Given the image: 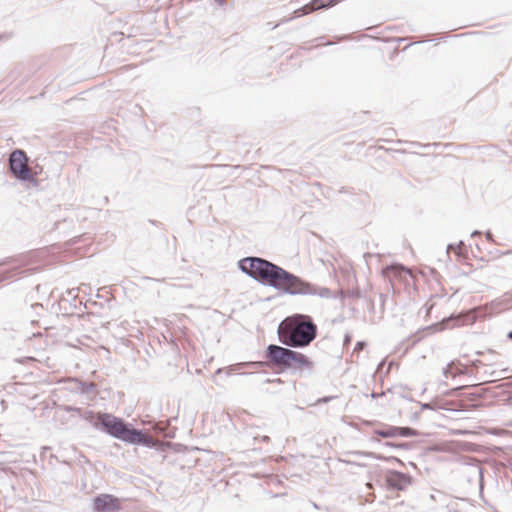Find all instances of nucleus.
<instances>
[{"label":"nucleus","instance_id":"obj_1","mask_svg":"<svg viewBox=\"0 0 512 512\" xmlns=\"http://www.w3.org/2000/svg\"><path fill=\"white\" fill-rule=\"evenodd\" d=\"M239 269L264 286L291 296H318L328 299L331 290L303 280L284 268L260 257H246L238 262Z\"/></svg>","mask_w":512,"mask_h":512},{"label":"nucleus","instance_id":"obj_2","mask_svg":"<svg viewBox=\"0 0 512 512\" xmlns=\"http://www.w3.org/2000/svg\"><path fill=\"white\" fill-rule=\"evenodd\" d=\"M279 341L294 348L308 346L317 336V325L305 314L286 317L278 326Z\"/></svg>","mask_w":512,"mask_h":512},{"label":"nucleus","instance_id":"obj_3","mask_svg":"<svg viewBox=\"0 0 512 512\" xmlns=\"http://www.w3.org/2000/svg\"><path fill=\"white\" fill-rule=\"evenodd\" d=\"M98 418L105 432L111 436L132 444L144 442L142 432L129 429L123 420L111 414H99Z\"/></svg>","mask_w":512,"mask_h":512},{"label":"nucleus","instance_id":"obj_4","mask_svg":"<svg viewBox=\"0 0 512 512\" xmlns=\"http://www.w3.org/2000/svg\"><path fill=\"white\" fill-rule=\"evenodd\" d=\"M28 159L24 151L14 150L9 158V168L12 174L21 181L32 180V174L28 167Z\"/></svg>","mask_w":512,"mask_h":512},{"label":"nucleus","instance_id":"obj_5","mask_svg":"<svg viewBox=\"0 0 512 512\" xmlns=\"http://www.w3.org/2000/svg\"><path fill=\"white\" fill-rule=\"evenodd\" d=\"M290 350L291 349L289 348L271 344L267 347L266 357L275 366H281L286 368L288 364Z\"/></svg>","mask_w":512,"mask_h":512},{"label":"nucleus","instance_id":"obj_6","mask_svg":"<svg viewBox=\"0 0 512 512\" xmlns=\"http://www.w3.org/2000/svg\"><path fill=\"white\" fill-rule=\"evenodd\" d=\"M94 510L97 512H116L120 509L119 499L110 494H101L94 499Z\"/></svg>","mask_w":512,"mask_h":512},{"label":"nucleus","instance_id":"obj_7","mask_svg":"<svg viewBox=\"0 0 512 512\" xmlns=\"http://www.w3.org/2000/svg\"><path fill=\"white\" fill-rule=\"evenodd\" d=\"M386 485L393 490H405L411 483V478L404 473L390 471L386 475Z\"/></svg>","mask_w":512,"mask_h":512},{"label":"nucleus","instance_id":"obj_8","mask_svg":"<svg viewBox=\"0 0 512 512\" xmlns=\"http://www.w3.org/2000/svg\"><path fill=\"white\" fill-rule=\"evenodd\" d=\"M341 1L342 0H313L310 4L295 10L292 18H297L319 9L331 7Z\"/></svg>","mask_w":512,"mask_h":512},{"label":"nucleus","instance_id":"obj_9","mask_svg":"<svg viewBox=\"0 0 512 512\" xmlns=\"http://www.w3.org/2000/svg\"><path fill=\"white\" fill-rule=\"evenodd\" d=\"M286 368L289 369H301V368H312V362L309 360V358L297 351L290 350L289 358H288V364Z\"/></svg>","mask_w":512,"mask_h":512},{"label":"nucleus","instance_id":"obj_10","mask_svg":"<svg viewBox=\"0 0 512 512\" xmlns=\"http://www.w3.org/2000/svg\"><path fill=\"white\" fill-rule=\"evenodd\" d=\"M375 434L383 438H393L396 437V427L391 426L385 429L375 430Z\"/></svg>","mask_w":512,"mask_h":512},{"label":"nucleus","instance_id":"obj_11","mask_svg":"<svg viewBox=\"0 0 512 512\" xmlns=\"http://www.w3.org/2000/svg\"><path fill=\"white\" fill-rule=\"evenodd\" d=\"M417 435V432L412 429V428H409V427H396V437L397 436H401V437H411V436H416Z\"/></svg>","mask_w":512,"mask_h":512},{"label":"nucleus","instance_id":"obj_12","mask_svg":"<svg viewBox=\"0 0 512 512\" xmlns=\"http://www.w3.org/2000/svg\"><path fill=\"white\" fill-rule=\"evenodd\" d=\"M346 454L353 455V456L370 457V458H376V459L381 458L380 456L376 455L373 452L350 451V452H347Z\"/></svg>","mask_w":512,"mask_h":512},{"label":"nucleus","instance_id":"obj_13","mask_svg":"<svg viewBox=\"0 0 512 512\" xmlns=\"http://www.w3.org/2000/svg\"><path fill=\"white\" fill-rule=\"evenodd\" d=\"M464 247V243L463 241H460L458 244L456 245H453V244H449L447 246V254H449L450 250H453L457 255H461L462 254V248Z\"/></svg>","mask_w":512,"mask_h":512},{"label":"nucleus","instance_id":"obj_14","mask_svg":"<svg viewBox=\"0 0 512 512\" xmlns=\"http://www.w3.org/2000/svg\"><path fill=\"white\" fill-rule=\"evenodd\" d=\"M451 369H452V364H448V365L443 369V374H444V377H445V378H448L450 375H451V376H454V374L452 373Z\"/></svg>","mask_w":512,"mask_h":512},{"label":"nucleus","instance_id":"obj_15","mask_svg":"<svg viewBox=\"0 0 512 512\" xmlns=\"http://www.w3.org/2000/svg\"><path fill=\"white\" fill-rule=\"evenodd\" d=\"M388 270L394 271V272H399V271H402V272H405V273L408 272V270H406L405 268H397V267H390V268H388Z\"/></svg>","mask_w":512,"mask_h":512},{"label":"nucleus","instance_id":"obj_16","mask_svg":"<svg viewBox=\"0 0 512 512\" xmlns=\"http://www.w3.org/2000/svg\"><path fill=\"white\" fill-rule=\"evenodd\" d=\"M342 462L347 463V464H351V465L362 466V464L357 463L355 461H351V460H342Z\"/></svg>","mask_w":512,"mask_h":512},{"label":"nucleus","instance_id":"obj_17","mask_svg":"<svg viewBox=\"0 0 512 512\" xmlns=\"http://www.w3.org/2000/svg\"><path fill=\"white\" fill-rule=\"evenodd\" d=\"M66 411H76V412H80V408H74V407H70V406H67L65 408Z\"/></svg>","mask_w":512,"mask_h":512},{"label":"nucleus","instance_id":"obj_18","mask_svg":"<svg viewBox=\"0 0 512 512\" xmlns=\"http://www.w3.org/2000/svg\"><path fill=\"white\" fill-rule=\"evenodd\" d=\"M485 236H486V239H487V240H489V241H493V236H492V234H491V232H490V231H487V232L485 233Z\"/></svg>","mask_w":512,"mask_h":512},{"label":"nucleus","instance_id":"obj_19","mask_svg":"<svg viewBox=\"0 0 512 512\" xmlns=\"http://www.w3.org/2000/svg\"><path fill=\"white\" fill-rule=\"evenodd\" d=\"M217 4L222 6L225 3V0H214Z\"/></svg>","mask_w":512,"mask_h":512},{"label":"nucleus","instance_id":"obj_20","mask_svg":"<svg viewBox=\"0 0 512 512\" xmlns=\"http://www.w3.org/2000/svg\"><path fill=\"white\" fill-rule=\"evenodd\" d=\"M363 345H364L363 342H358L356 345V348L361 349L363 347Z\"/></svg>","mask_w":512,"mask_h":512},{"label":"nucleus","instance_id":"obj_21","mask_svg":"<svg viewBox=\"0 0 512 512\" xmlns=\"http://www.w3.org/2000/svg\"><path fill=\"white\" fill-rule=\"evenodd\" d=\"M477 235H480V232L479 231H474L472 234H471V237H474V236H477Z\"/></svg>","mask_w":512,"mask_h":512},{"label":"nucleus","instance_id":"obj_22","mask_svg":"<svg viewBox=\"0 0 512 512\" xmlns=\"http://www.w3.org/2000/svg\"><path fill=\"white\" fill-rule=\"evenodd\" d=\"M422 408H423V409H428V408H430V404H423V405H422Z\"/></svg>","mask_w":512,"mask_h":512},{"label":"nucleus","instance_id":"obj_23","mask_svg":"<svg viewBox=\"0 0 512 512\" xmlns=\"http://www.w3.org/2000/svg\"><path fill=\"white\" fill-rule=\"evenodd\" d=\"M508 338H509L510 340H512V331H510V332L508 333Z\"/></svg>","mask_w":512,"mask_h":512}]
</instances>
